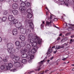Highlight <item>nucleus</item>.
Here are the masks:
<instances>
[{
    "label": "nucleus",
    "mask_w": 74,
    "mask_h": 74,
    "mask_svg": "<svg viewBox=\"0 0 74 74\" xmlns=\"http://www.w3.org/2000/svg\"><path fill=\"white\" fill-rule=\"evenodd\" d=\"M24 0H20L21 2H22L21 4V6L19 7V10L21 12V13H24V14L26 13V9L25 8V6H28L29 7L30 5V3L28 2L26 3L23 1Z\"/></svg>",
    "instance_id": "obj_1"
},
{
    "label": "nucleus",
    "mask_w": 74,
    "mask_h": 74,
    "mask_svg": "<svg viewBox=\"0 0 74 74\" xmlns=\"http://www.w3.org/2000/svg\"><path fill=\"white\" fill-rule=\"evenodd\" d=\"M12 64H14V66H15L17 68H18V69H21L22 68V66H21V64L19 62H15V61L13 60L10 61V63L8 64V66L10 68H12L13 67Z\"/></svg>",
    "instance_id": "obj_2"
},
{
    "label": "nucleus",
    "mask_w": 74,
    "mask_h": 74,
    "mask_svg": "<svg viewBox=\"0 0 74 74\" xmlns=\"http://www.w3.org/2000/svg\"><path fill=\"white\" fill-rule=\"evenodd\" d=\"M28 37L29 38H31V40H32L33 38H36V40H37L39 44H40L41 43V40L37 36L35 37L34 35L33 34H29L28 35Z\"/></svg>",
    "instance_id": "obj_3"
},
{
    "label": "nucleus",
    "mask_w": 74,
    "mask_h": 74,
    "mask_svg": "<svg viewBox=\"0 0 74 74\" xmlns=\"http://www.w3.org/2000/svg\"><path fill=\"white\" fill-rule=\"evenodd\" d=\"M36 41H37L38 43L36 38H33L32 40H31L30 42L31 43L32 47H36V45H37V42H36Z\"/></svg>",
    "instance_id": "obj_4"
},
{
    "label": "nucleus",
    "mask_w": 74,
    "mask_h": 74,
    "mask_svg": "<svg viewBox=\"0 0 74 74\" xmlns=\"http://www.w3.org/2000/svg\"><path fill=\"white\" fill-rule=\"evenodd\" d=\"M53 16H50V17H49L48 18V20H49L51 21L49 22H47L46 23V26H49V27H51V23H52V21H51V19H53Z\"/></svg>",
    "instance_id": "obj_5"
},
{
    "label": "nucleus",
    "mask_w": 74,
    "mask_h": 74,
    "mask_svg": "<svg viewBox=\"0 0 74 74\" xmlns=\"http://www.w3.org/2000/svg\"><path fill=\"white\" fill-rule=\"evenodd\" d=\"M7 50L9 53L11 54L10 56H12V54L15 52V50L12 49L8 48Z\"/></svg>",
    "instance_id": "obj_6"
},
{
    "label": "nucleus",
    "mask_w": 74,
    "mask_h": 74,
    "mask_svg": "<svg viewBox=\"0 0 74 74\" xmlns=\"http://www.w3.org/2000/svg\"><path fill=\"white\" fill-rule=\"evenodd\" d=\"M16 23H18V21L16 19H14L13 20L9 23V25L12 26L13 25H15Z\"/></svg>",
    "instance_id": "obj_7"
},
{
    "label": "nucleus",
    "mask_w": 74,
    "mask_h": 74,
    "mask_svg": "<svg viewBox=\"0 0 74 74\" xmlns=\"http://www.w3.org/2000/svg\"><path fill=\"white\" fill-rule=\"evenodd\" d=\"M32 53L31 51H29L27 53V55L29 56V58L31 59H32L34 58V55H32Z\"/></svg>",
    "instance_id": "obj_8"
},
{
    "label": "nucleus",
    "mask_w": 74,
    "mask_h": 74,
    "mask_svg": "<svg viewBox=\"0 0 74 74\" xmlns=\"http://www.w3.org/2000/svg\"><path fill=\"white\" fill-rule=\"evenodd\" d=\"M7 47L8 48L13 49L14 48V45L11 43H9L7 44Z\"/></svg>",
    "instance_id": "obj_9"
},
{
    "label": "nucleus",
    "mask_w": 74,
    "mask_h": 74,
    "mask_svg": "<svg viewBox=\"0 0 74 74\" xmlns=\"http://www.w3.org/2000/svg\"><path fill=\"white\" fill-rule=\"evenodd\" d=\"M32 22V21L31 20L28 21V23L30 27L33 29L34 28V25H33V24Z\"/></svg>",
    "instance_id": "obj_10"
},
{
    "label": "nucleus",
    "mask_w": 74,
    "mask_h": 74,
    "mask_svg": "<svg viewBox=\"0 0 74 74\" xmlns=\"http://www.w3.org/2000/svg\"><path fill=\"white\" fill-rule=\"evenodd\" d=\"M38 47L37 46H36L34 48H33L31 52L33 54H34L36 53V51L38 49Z\"/></svg>",
    "instance_id": "obj_11"
},
{
    "label": "nucleus",
    "mask_w": 74,
    "mask_h": 74,
    "mask_svg": "<svg viewBox=\"0 0 74 74\" xmlns=\"http://www.w3.org/2000/svg\"><path fill=\"white\" fill-rule=\"evenodd\" d=\"M12 7L13 9H16L18 8V5L16 3H13L12 5Z\"/></svg>",
    "instance_id": "obj_12"
},
{
    "label": "nucleus",
    "mask_w": 74,
    "mask_h": 74,
    "mask_svg": "<svg viewBox=\"0 0 74 74\" xmlns=\"http://www.w3.org/2000/svg\"><path fill=\"white\" fill-rule=\"evenodd\" d=\"M19 38L21 41H25L26 39V37L25 36L23 35H20Z\"/></svg>",
    "instance_id": "obj_13"
},
{
    "label": "nucleus",
    "mask_w": 74,
    "mask_h": 74,
    "mask_svg": "<svg viewBox=\"0 0 74 74\" xmlns=\"http://www.w3.org/2000/svg\"><path fill=\"white\" fill-rule=\"evenodd\" d=\"M8 18L9 21H13L14 19V17L13 16L11 15H9Z\"/></svg>",
    "instance_id": "obj_14"
},
{
    "label": "nucleus",
    "mask_w": 74,
    "mask_h": 74,
    "mask_svg": "<svg viewBox=\"0 0 74 74\" xmlns=\"http://www.w3.org/2000/svg\"><path fill=\"white\" fill-rule=\"evenodd\" d=\"M26 52H27V49H21L20 50V52L21 53H22V54L23 53H26Z\"/></svg>",
    "instance_id": "obj_15"
},
{
    "label": "nucleus",
    "mask_w": 74,
    "mask_h": 74,
    "mask_svg": "<svg viewBox=\"0 0 74 74\" xmlns=\"http://www.w3.org/2000/svg\"><path fill=\"white\" fill-rule=\"evenodd\" d=\"M12 57H14V58L16 60H19V56H15L14 54H12Z\"/></svg>",
    "instance_id": "obj_16"
},
{
    "label": "nucleus",
    "mask_w": 74,
    "mask_h": 74,
    "mask_svg": "<svg viewBox=\"0 0 74 74\" xmlns=\"http://www.w3.org/2000/svg\"><path fill=\"white\" fill-rule=\"evenodd\" d=\"M12 12L14 15H16L18 14V11L16 10H14L12 11Z\"/></svg>",
    "instance_id": "obj_17"
},
{
    "label": "nucleus",
    "mask_w": 74,
    "mask_h": 74,
    "mask_svg": "<svg viewBox=\"0 0 74 74\" xmlns=\"http://www.w3.org/2000/svg\"><path fill=\"white\" fill-rule=\"evenodd\" d=\"M32 16H33L32 15V13H28L27 16V17L28 18H29V19H30V18H31Z\"/></svg>",
    "instance_id": "obj_18"
},
{
    "label": "nucleus",
    "mask_w": 74,
    "mask_h": 74,
    "mask_svg": "<svg viewBox=\"0 0 74 74\" xmlns=\"http://www.w3.org/2000/svg\"><path fill=\"white\" fill-rule=\"evenodd\" d=\"M63 4H65V5H66L67 7H68V6H69L70 4L68 2L66 1L65 2H63Z\"/></svg>",
    "instance_id": "obj_19"
},
{
    "label": "nucleus",
    "mask_w": 74,
    "mask_h": 74,
    "mask_svg": "<svg viewBox=\"0 0 74 74\" xmlns=\"http://www.w3.org/2000/svg\"><path fill=\"white\" fill-rule=\"evenodd\" d=\"M69 38L68 37H66L64 38V39H63L61 41H63V42H64V41H67L68 40V39Z\"/></svg>",
    "instance_id": "obj_20"
},
{
    "label": "nucleus",
    "mask_w": 74,
    "mask_h": 74,
    "mask_svg": "<svg viewBox=\"0 0 74 74\" xmlns=\"http://www.w3.org/2000/svg\"><path fill=\"white\" fill-rule=\"evenodd\" d=\"M6 19H7V17L5 16H3L1 18V21H2V22H5Z\"/></svg>",
    "instance_id": "obj_21"
},
{
    "label": "nucleus",
    "mask_w": 74,
    "mask_h": 74,
    "mask_svg": "<svg viewBox=\"0 0 74 74\" xmlns=\"http://www.w3.org/2000/svg\"><path fill=\"white\" fill-rule=\"evenodd\" d=\"M18 24H19L18 29H22V28H21V27H22V23L19 22V23H18Z\"/></svg>",
    "instance_id": "obj_22"
},
{
    "label": "nucleus",
    "mask_w": 74,
    "mask_h": 74,
    "mask_svg": "<svg viewBox=\"0 0 74 74\" xmlns=\"http://www.w3.org/2000/svg\"><path fill=\"white\" fill-rule=\"evenodd\" d=\"M22 62L23 63H27V60L26 59H23L22 60Z\"/></svg>",
    "instance_id": "obj_23"
},
{
    "label": "nucleus",
    "mask_w": 74,
    "mask_h": 74,
    "mask_svg": "<svg viewBox=\"0 0 74 74\" xmlns=\"http://www.w3.org/2000/svg\"><path fill=\"white\" fill-rule=\"evenodd\" d=\"M27 48L28 49H30L31 48V46L30 44H28L27 45Z\"/></svg>",
    "instance_id": "obj_24"
},
{
    "label": "nucleus",
    "mask_w": 74,
    "mask_h": 74,
    "mask_svg": "<svg viewBox=\"0 0 74 74\" xmlns=\"http://www.w3.org/2000/svg\"><path fill=\"white\" fill-rule=\"evenodd\" d=\"M27 55L26 54H24L22 55V57L23 58H26Z\"/></svg>",
    "instance_id": "obj_25"
},
{
    "label": "nucleus",
    "mask_w": 74,
    "mask_h": 74,
    "mask_svg": "<svg viewBox=\"0 0 74 74\" xmlns=\"http://www.w3.org/2000/svg\"><path fill=\"white\" fill-rule=\"evenodd\" d=\"M21 47H22V46L20 45H18V46H17L16 47V48L17 49H20L21 48Z\"/></svg>",
    "instance_id": "obj_26"
},
{
    "label": "nucleus",
    "mask_w": 74,
    "mask_h": 74,
    "mask_svg": "<svg viewBox=\"0 0 74 74\" xmlns=\"http://www.w3.org/2000/svg\"><path fill=\"white\" fill-rule=\"evenodd\" d=\"M16 45V46H18V45H20V42L18 41H17L15 42Z\"/></svg>",
    "instance_id": "obj_27"
},
{
    "label": "nucleus",
    "mask_w": 74,
    "mask_h": 74,
    "mask_svg": "<svg viewBox=\"0 0 74 74\" xmlns=\"http://www.w3.org/2000/svg\"><path fill=\"white\" fill-rule=\"evenodd\" d=\"M5 0L6 2L10 4H11V0Z\"/></svg>",
    "instance_id": "obj_28"
},
{
    "label": "nucleus",
    "mask_w": 74,
    "mask_h": 74,
    "mask_svg": "<svg viewBox=\"0 0 74 74\" xmlns=\"http://www.w3.org/2000/svg\"><path fill=\"white\" fill-rule=\"evenodd\" d=\"M27 12H28V13H32V10H31V9H28Z\"/></svg>",
    "instance_id": "obj_29"
},
{
    "label": "nucleus",
    "mask_w": 74,
    "mask_h": 74,
    "mask_svg": "<svg viewBox=\"0 0 74 74\" xmlns=\"http://www.w3.org/2000/svg\"><path fill=\"white\" fill-rule=\"evenodd\" d=\"M69 2L70 4V5H71L73 3V0H69Z\"/></svg>",
    "instance_id": "obj_30"
},
{
    "label": "nucleus",
    "mask_w": 74,
    "mask_h": 74,
    "mask_svg": "<svg viewBox=\"0 0 74 74\" xmlns=\"http://www.w3.org/2000/svg\"><path fill=\"white\" fill-rule=\"evenodd\" d=\"M15 27L16 28H19V23H17L15 24Z\"/></svg>",
    "instance_id": "obj_31"
},
{
    "label": "nucleus",
    "mask_w": 74,
    "mask_h": 74,
    "mask_svg": "<svg viewBox=\"0 0 74 74\" xmlns=\"http://www.w3.org/2000/svg\"><path fill=\"white\" fill-rule=\"evenodd\" d=\"M21 44L22 45L23 47H24L26 44V43L24 42H22L21 43Z\"/></svg>",
    "instance_id": "obj_32"
},
{
    "label": "nucleus",
    "mask_w": 74,
    "mask_h": 74,
    "mask_svg": "<svg viewBox=\"0 0 74 74\" xmlns=\"http://www.w3.org/2000/svg\"><path fill=\"white\" fill-rule=\"evenodd\" d=\"M4 15H7L8 14V11L7 10H5L4 12Z\"/></svg>",
    "instance_id": "obj_33"
},
{
    "label": "nucleus",
    "mask_w": 74,
    "mask_h": 74,
    "mask_svg": "<svg viewBox=\"0 0 74 74\" xmlns=\"http://www.w3.org/2000/svg\"><path fill=\"white\" fill-rule=\"evenodd\" d=\"M1 69L2 70H4L5 69V67L4 65H2L1 67Z\"/></svg>",
    "instance_id": "obj_34"
},
{
    "label": "nucleus",
    "mask_w": 74,
    "mask_h": 74,
    "mask_svg": "<svg viewBox=\"0 0 74 74\" xmlns=\"http://www.w3.org/2000/svg\"><path fill=\"white\" fill-rule=\"evenodd\" d=\"M67 24L66 23H64L63 25V27H64V28H65V27H67Z\"/></svg>",
    "instance_id": "obj_35"
},
{
    "label": "nucleus",
    "mask_w": 74,
    "mask_h": 74,
    "mask_svg": "<svg viewBox=\"0 0 74 74\" xmlns=\"http://www.w3.org/2000/svg\"><path fill=\"white\" fill-rule=\"evenodd\" d=\"M61 48V47L59 46H57L56 47V49H60Z\"/></svg>",
    "instance_id": "obj_36"
},
{
    "label": "nucleus",
    "mask_w": 74,
    "mask_h": 74,
    "mask_svg": "<svg viewBox=\"0 0 74 74\" xmlns=\"http://www.w3.org/2000/svg\"><path fill=\"white\" fill-rule=\"evenodd\" d=\"M3 61L4 63H6V62L8 61L7 59H4L3 60Z\"/></svg>",
    "instance_id": "obj_37"
},
{
    "label": "nucleus",
    "mask_w": 74,
    "mask_h": 74,
    "mask_svg": "<svg viewBox=\"0 0 74 74\" xmlns=\"http://www.w3.org/2000/svg\"><path fill=\"white\" fill-rule=\"evenodd\" d=\"M41 65H40V67L38 66L37 67V68H38V71H40V70H41V69H42V68L40 67H41Z\"/></svg>",
    "instance_id": "obj_38"
},
{
    "label": "nucleus",
    "mask_w": 74,
    "mask_h": 74,
    "mask_svg": "<svg viewBox=\"0 0 74 74\" xmlns=\"http://www.w3.org/2000/svg\"><path fill=\"white\" fill-rule=\"evenodd\" d=\"M25 33H27L29 31L30 32V30L29 29H27L26 30H25Z\"/></svg>",
    "instance_id": "obj_39"
},
{
    "label": "nucleus",
    "mask_w": 74,
    "mask_h": 74,
    "mask_svg": "<svg viewBox=\"0 0 74 74\" xmlns=\"http://www.w3.org/2000/svg\"><path fill=\"white\" fill-rule=\"evenodd\" d=\"M12 34L13 35H16V34H17V32H12Z\"/></svg>",
    "instance_id": "obj_40"
},
{
    "label": "nucleus",
    "mask_w": 74,
    "mask_h": 74,
    "mask_svg": "<svg viewBox=\"0 0 74 74\" xmlns=\"http://www.w3.org/2000/svg\"><path fill=\"white\" fill-rule=\"evenodd\" d=\"M73 39H71L70 40V44H72V42H73Z\"/></svg>",
    "instance_id": "obj_41"
},
{
    "label": "nucleus",
    "mask_w": 74,
    "mask_h": 74,
    "mask_svg": "<svg viewBox=\"0 0 74 74\" xmlns=\"http://www.w3.org/2000/svg\"><path fill=\"white\" fill-rule=\"evenodd\" d=\"M44 27V24H42L41 25L40 27L41 28H42V27Z\"/></svg>",
    "instance_id": "obj_42"
},
{
    "label": "nucleus",
    "mask_w": 74,
    "mask_h": 74,
    "mask_svg": "<svg viewBox=\"0 0 74 74\" xmlns=\"http://www.w3.org/2000/svg\"><path fill=\"white\" fill-rule=\"evenodd\" d=\"M13 32H17V29H14Z\"/></svg>",
    "instance_id": "obj_43"
},
{
    "label": "nucleus",
    "mask_w": 74,
    "mask_h": 74,
    "mask_svg": "<svg viewBox=\"0 0 74 74\" xmlns=\"http://www.w3.org/2000/svg\"><path fill=\"white\" fill-rule=\"evenodd\" d=\"M69 35H70V33H67L66 34L65 36H69Z\"/></svg>",
    "instance_id": "obj_44"
},
{
    "label": "nucleus",
    "mask_w": 74,
    "mask_h": 74,
    "mask_svg": "<svg viewBox=\"0 0 74 74\" xmlns=\"http://www.w3.org/2000/svg\"><path fill=\"white\" fill-rule=\"evenodd\" d=\"M54 21H55V22H56V21H58V19L56 18H55L54 19Z\"/></svg>",
    "instance_id": "obj_45"
},
{
    "label": "nucleus",
    "mask_w": 74,
    "mask_h": 74,
    "mask_svg": "<svg viewBox=\"0 0 74 74\" xmlns=\"http://www.w3.org/2000/svg\"><path fill=\"white\" fill-rule=\"evenodd\" d=\"M60 40V38L58 37L57 38V41H58Z\"/></svg>",
    "instance_id": "obj_46"
},
{
    "label": "nucleus",
    "mask_w": 74,
    "mask_h": 74,
    "mask_svg": "<svg viewBox=\"0 0 74 74\" xmlns=\"http://www.w3.org/2000/svg\"><path fill=\"white\" fill-rule=\"evenodd\" d=\"M66 60V58H64L62 59V60L64 61H65Z\"/></svg>",
    "instance_id": "obj_47"
},
{
    "label": "nucleus",
    "mask_w": 74,
    "mask_h": 74,
    "mask_svg": "<svg viewBox=\"0 0 74 74\" xmlns=\"http://www.w3.org/2000/svg\"><path fill=\"white\" fill-rule=\"evenodd\" d=\"M29 63H31V62H32V59H30V60H29Z\"/></svg>",
    "instance_id": "obj_48"
},
{
    "label": "nucleus",
    "mask_w": 74,
    "mask_h": 74,
    "mask_svg": "<svg viewBox=\"0 0 74 74\" xmlns=\"http://www.w3.org/2000/svg\"><path fill=\"white\" fill-rule=\"evenodd\" d=\"M52 52V49H51V51H49V52H48V54H49V53H51Z\"/></svg>",
    "instance_id": "obj_49"
},
{
    "label": "nucleus",
    "mask_w": 74,
    "mask_h": 74,
    "mask_svg": "<svg viewBox=\"0 0 74 74\" xmlns=\"http://www.w3.org/2000/svg\"><path fill=\"white\" fill-rule=\"evenodd\" d=\"M69 26H74V24H69Z\"/></svg>",
    "instance_id": "obj_50"
},
{
    "label": "nucleus",
    "mask_w": 74,
    "mask_h": 74,
    "mask_svg": "<svg viewBox=\"0 0 74 74\" xmlns=\"http://www.w3.org/2000/svg\"><path fill=\"white\" fill-rule=\"evenodd\" d=\"M1 41H2V38L1 37H0V42H1Z\"/></svg>",
    "instance_id": "obj_51"
},
{
    "label": "nucleus",
    "mask_w": 74,
    "mask_h": 74,
    "mask_svg": "<svg viewBox=\"0 0 74 74\" xmlns=\"http://www.w3.org/2000/svg\"><path fill=\"white\" fill-rule=\"evenodd\" d=\"M71 38H74V35H72L71 36Z\"/></svg>",
    "instance_id": "obj_52"
},
{
    "label": "nucleus",
    "mask_w": 74,
    "mask_h": 74,
    "mask_svg": "<svg viewBox=\"0 0 74 74\" xmlns=\"http://www.w3.org/2000/svg\"><path fill=\"white\" fill-rule=\"evenodd\" d=\"M2 61V58L0 57V62Z\"/></svg>",
    "instance_id": "obj_53"
},
{
    "label": "nucleus",
    "mask_w": 74,
    "mask_h": 74,
    "mask_svg": "<svg viewBox=\"0 0 74 74\" xmlns=\"http://www.w3.org/2000/svg\"><path fill=\"white\" fill-rule=\"evenodd\" d=\"M55 47H56V46H54L52 47V49H53V48H55Z\"/></svg>",
    "instance_id": "obj_54"
},
{
    "label": "nucleus",
    "mask_w": 74,
    "mask_h": 74,
    "mask_svg": "<svg viewBox=\"0 0 74 74\" xmlns=\"http://www.w3.org/2000/svg\"><path fill=\"white\" fill-rule=\"evenodd\" d=\"M57 51V50H56V51H53V53H56Z\"/></svg>",
    "instance_id": "obj_55"
},
{
    "label": "nucleus",
    "mask_w": 74,
    "mask_h": 74,
    "mask_svg": "<svg viewBox=\"0 0 74 74\" xmlns=\"http://www.w3.org/2000/svg\"><path fill=\"white\" fill-rule=\"evenodd\" d=\"M48 71H49V70H46L45 71V73H46L47 72H48Z\"/></svg>",
    "instance_id": "obj_56"
},
{
    "label": "nucleus",
    "mask_w": 74,
    "mask_h": 74,
    "mask_svg": "<svg viewBox=\"0 0 74 74\" xmlns=\"http://www.w3.org/2000/svg\"><path fill=\"white\" fill-rule=\"evenodd\" d=\"M3 21H1V18H0V23H1Z\"/></svg>",
    "instance_id": "obj_57"
},
{
    "label": "nucleus",
    "mask_w": 74,
    "mask_h": 74,
    "mask_svg": "<svg viewBox=\"0 0 74 74\" xmlns=\"http://www.w3.org/2000/svg\"><path fill=\"white\" fill-rule=\"evenodd\" d=\"M6 58L7 59H8V58H9V57H8V56H6Z\"/></svg>",
    "instance_id": "obj_58"
},
{
    "label": "nucleus",
    "mask_w": 74,
    "mask_h": 74,
    "mask_svg": "<svg viewBox=\"0 0 74 74\" xmlns=\"http://www.w3.org/2000/svg\"><path fill=\"white\" fill-rule=\"evenodd\" d=\"M13 1H14V2H16L18 1V0H13Z\"/></svg>",
    "instance_id": "obj_59"
},
{
    "label": "nucleus",
    "mask_w": 74,
    "mask_h": 74,
    "mask_svg": "<svg viewBox=\"0 0 74 74\" xmlns=\"http://www.w3.org/2000/svg\"><path fill=\"white\" fill-rule=\"evenodd\" d=\"M34 71H32L30 72V73H34Z\"/></svg>",
    "instance_id": "obj_60"
},
{
    "label": "nucleus",
    "mask_w": 74,
    "mask_h": 74,
    "mask_svg": "<svg viewBox=\"0 0 74 74\" xmlns=\"http://www.w3.org/2000/svg\"><path fill=\"white\" fill-rule=\"evenodd\" d=\"M60 1H61L62 2H63V1H64V0H59Z\"/></svg>",
    "instance_id": "obj_61"
},
{
    "label": "nucleus",
    "mask_w": 74,
    "mask_h": 74,
    "mask_svg": "<svg viewBox=\"0 0 74 74\" xmlns=\"http://www.w3.org/2000/svg\"><path fill=\"white\" fill-rule=\"evenodd\" d=\"M62 33H61L60 34H59V36H62Z\"/></svg>",
    "instance_id": "obj_62"
},
{
    "label": "nucleus",
    "mask_w": 74,
    "mask_h": 74,
    "mask_svg": "<svg viewBox=\"0 0 74 74\" xmlns=\"http://www.w3.org/2000/svg\"><path fill=\"white\" fill-rule=\"evenodd\" d=\"M60 47H61V48H64V46H62Z\"/></svg>",
    "instance_id": "obj_63"
},
{
    "label": "nucleus",
    "mask_w": 74,
    "mask_h": 74,
    "mask_svg": "<svg viewBox=\"0 0 74 74\" xmlns=\"http://www.w3.org/2000/svg\"><path fill=\"white\" fill-rule=\"evenodd\" d=\"M44 73H45V72L44 71L41 73V74H44Z\"/></svg>",
    "instance_id": "obj_64"
}]
</instances>
